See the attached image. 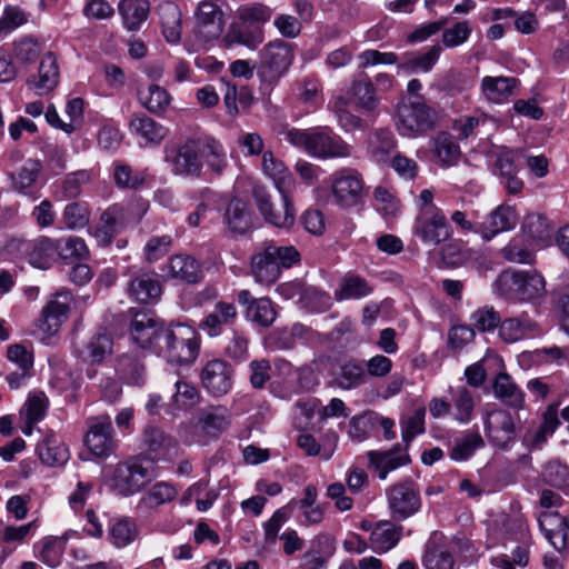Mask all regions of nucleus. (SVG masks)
<instances>
[{
	"instance_id": "obj_48",
	"label": "nucleus",
	"mask_w": 569,
	"mask_h": 569,
	"mask_svg": "<svg viewBox=\"0 0 569 569\" xmlns=\"http://www.w3.org/2000/svg\"><path fill=\"white\" fill-rule=\"evenodd\" d=\"M400 540V528L389 521L378 522L370 533V547L377 553L391 550Z\"/></svg>"
},
{
	"instance_id": "obj_42",
	"label": "nucleus",
	"mask_w": 569,
	"mask_h": 569,
	"mask_svg": "<svg viewBox=\"0 0 569 569\" xmlns=\"http://www.w3.org/2000/svg\"><path fill=\"white\" fill-rule=\"evenodd\" d=\"M224 222L229 230L236 233H244L252 228V213L244 200L233 197L224 212Z\"/></svg>"
},
{
	"instance_id": "obj_43",
	"label": "nucleus",
	"mask_w": 569,
	"mask_h": 569,
	"mask_svg": "<svg viewBox=\"0 0 569 569\" xmlns=\"http://www.w3.org/2000/svg\"><path fill=\"white\" fill-rule=\"evenodd\" d=\"M219 497L217 489L209 487L208 481L199 480L192 483L181 496L179 503L188 506L194 500L199 512L208 511Z\"/></svg>"
},
{
	"instance_id": "obj_22",
	"label": "nucleus",
	"mask_w": 569,
	"mask_h": 569,
	"mask_svg": "<svg viewBox=\"0 0 569 569\" xmlns=\"http://www.w3.org/2000/svg\"><path fill=\"white\" fill-rule=\"evenodd\" d=\"M59 79L57 58L48 52L42 57L37 73L30 76L26 84L34 94L47 96L57 88Z\"/></svg>"
},
{
	"instance_id": "obj_8",
	"label": "nucleus",
	"mask_w": 569,
	"mask_h": 569,
	"mask_svg": "<svg viewBox=\"0 0 569 569\" xmlns=\"http://www.w3.org/2000/svg\"><path fill=\"white\" fill-rule=\"evenodd\" d=\"M223 0H201L194 9L193 33L202 43L218 40L226 26Z\"/></svg>"
},
{
	"instance_id": "obj_20",
	"label": "nucleus",
	"mask_w": 569,
	"mask_h": 569,
	"mask_svg": "<svg viewBox=\"0 0 569 569\" xmlns=\"http://www.w3.org/2000/svg\"><path fill=\"white\" fill-rule=\"evenodd\" d=\"M558 403L547 407L541 417V422L529 426L522 435V445L529 450L541 449L560 425L558 418Z\"/></svg>"
},
{
	"instance_id": "obj_36",
	"label": "nucleus",
	"mask_w": 569,
	"mask_h": 569,
	"mask_svg": "<svg viewBox=\"0 0 569 569\" xmlns=\"http://www.w3.org/2000/svg\"><path fill=\"white\" fill-rule=\"evenodd\" d=\"M552 229L547 217L539 212H528L521 223L523 236L541 248L550 244Z\"/></svg>"
},
{
	"instance_id": "obj_5",
	"label": "nucleus",
	"mask_w": 569,
	"mask_h": 569,
	"mask_svg": "<svg viewBox=\"0 0 569 569\" xmlns=\"http://www.w3.org/2000/svg\"><path fill=\"white\" fill-rule=\"evenodd\" d=\"M107 485L117 493L130 497L151 481L152 475L140 459H128L103 469Z\"/></svg>"
},
{
	"instance_id": "obj_58",
	"label": "nucleus",
	"mask_w": 569,
	"mask_h": 569,
	"mask_svg": "<svg viewBox=\"0 0 569 569\" xmlns=\"http://www.w3.org/2000/svg\"><path fill=\"white\" fill-rule=\"evenodd\" d=\"M112 339L107 333L93 336L81 351V357L90 363H100L106 357L111 355Z\"/></svg>"
},
{
	"instance_id": "obj_38",
	"label": "nucleus",
	"mask_w": 569,
	"mask_h": 569,
	"mask_svg": "<svg viewBox=\"0 0 569 569\" xmlns=\"http://www.w3.org/2000/svg\"><path fill=\"white\" fill-rule=\"evenodd\" d=\"M123 217L124 207L122 203H114L102 213L100 226L94 233L99 243L109 244L120 229L129 224Z\"/></svg>"
},
{
	"instance_id": "obj_47",
	"label": "nucleus",
	"mask_w": 569,
	"mask_h": 569,
	"mask_svg": "<svg viewBox=\"0 0 569 569\" xmlns=\"http://www.w3.org/2000/svg\"><path fill=\"white\" fill-rule=\"evenodd\" d=\"M118 9L124 27L136 31L148 18L150 4L148 0H121Z\"/></svg>"
},
{
	"instance_id": "obj_34",
	"label": "nucleus",
	"mask_w": 569,
	"mask_h": 569,
	"mask_svg": "<svg viewBox=\"0 0 569 569\" xmlns=\"http://www.w3.org/2000/svg\"><path fill=\"white\" fill-rule=\"evenodd\" d=\"M518 81L513 77H490L481 79V96L491 103L501 104L515 93Z\"/></svg>"
},
{
	"instance_id": "obj_4",
	"label": "nucleus",
	"mask_w": 569,
	"mask_h": 569,
	"mask_svg": "<svg viewBox=\"0 0 569 569\" xmlns=\"http://www.w3.org/2000/svg\"><path fill=\"white\" fill-rule=\"evenodd\" d=\"M232 423V413L222 405L203 408L196 423H182L178 433L182 441L189 445H207L226 432Z\"/></svg>"
},
{
	"instance_id": "obj_1",
	"label": "nucleus",
	"mask_w": 569,
	"mask_h": 569,
	"mask_svg": "<svg viewBox=\"0 0 569 569\" xmlns=\"http://www.w3.org/2000/svg\"><path fill=\"white\" fill-rule=\"evenodd\" d=\"M284 139L308 156L322 160L348 158L352 152L351 146L329 127L292 128L284 133Z\"/></svg>"
},
{
	"instance_id": "obj_50",
	"label": "nucleus",
	"mask_w": 569,
	"mask_h": 569,
	"mask_svg": "<svg viewBox=\"0 0 569 569\" xmlns=\"http://www.w3.org/2000/svg\"><path fill=\"white\" fill-rule=\"evenodd\" d=\"M372 203L376 211L385 219L391 220L400 216L402 204L397 194L389 188L378 186L373 190Z\"/></svg>"
},
{
	"instance_id": "obj_17",
	"label": "nucleus",
	"mask_w": 569,
	"mask_h": 569,
	"mask_svg": "<svg viewBox=\"0 0 569 569\" xmlns=\"http://www.w3.org/2000/svg\"><path fill=\"white\" fill-rule=\"evenodd\" d=\"M234 371L232 367L219 359L204 363L200 372L201 385L214 398L227 395L233 386Z\"/></svg>"
},
{
	"instance_id": "obj_19",
	"label": "nucleus",
	"mask_w": 569,
	"mask_h": 569,
	"mask_svg": "<svg viewBox=\"0 0 569 569\" xmlns=\"http://www.w3.org/2000/svg\"><path fill=\"white\" fill-rule=\"evenodd\" d=\"M387 495L389 509L395 519H407L420 509V496L411 481L392 486Z\"/></svg>"
},
{
	"instance_id": "obj_7",
	"label": "nucleus",
	"mask_w": 569,
	"mask_h": 569,
	"mask_svg": "<svg viewBox=\"0 0 569 569\" xmlns=\"http://www.w3.org/2000/svg\"><path fill=\"white\" fill-rule=\"evenodd\" d=\"M436 123V111L421 100L402 101L397 107L395 126L402 137H420L432 130Z\"/></svg>"
},
{
	"instance_id": "obj_46",
	"label": "nucleus",
	"mask_w": 569,
	"mask_h": 569,
	"mask_svg": "<svg viewBox=\"0 0 569 569\" xmlns=\"http://www.w3.org/2000/svg\"><path fill=\"white\" fill-rule=\"evenodd\" d=\"M201 401V395L198 388L186 380H178L174 383V392L170 398V410L174 411H190L196 408Z\"/></svg>"
},
{
	"instance_id": "obj_25",
	"label": "nucleus",
	"mask_w": 569,
	"mask_h": 569,
	"mask_svg": "<svg viewBox=\"0 0 569 569\" xmlns=\"http://www.w3.org/2000/svg\"><path fill=\"white\" fill-rule=\"evenodd\" d=\"M339 437L335 430H327L318 440L313 435L309 432H301L297 437V446L308 457H319L320 459L328 461L335 455L338 447Z\"/></svg>"
},
{
	"instance_id": "obj_64",
	"label": "nucleus",
	"mask_w": 569,
	"mask_h": 569,
	"mask_svg": "<svg viewBox=\"0 0 569 569\" xmlns=\"http://www.w3.org/2000/svg\"><path fill=\"white\" fill-rule=\"evenodd\" d=\"M425 569H459L451 552L441 548L428 549L422 557Z\"/></svg>"
},
{
	"instance_id": "obj_59",
	"label": "nucleus",
	"mask_w": 569,
	"mask_h": 569,
	"mask_svg": "<svg viewBox=\"0 0 569 569\" xmlns=\"http://www.w3.org/2000/svg\"><path fill=\"white\" fill-rule=\"evenodd\" d=\"M336 380L342 389H351L362 385L366 380V371L362 363L357 360L345 361L336 375Z\"/></svg>"
},
{
	"instance_id": "obj_40",
	"label": "nucleus",
	"mask_w": 569,
	"mask_h": 569,
	"mask_svg": "<svg viewBox=\"0 0 569 569\" xmlns=\"http://www.w3.org/2000/svg\"><path fill=\"white\" fill-rule=\"evenodd\" d=\"M296 368L283 359L273 361L272 377L270 385L271 392L280 399H289L295 393Z\"/></svg>"
},
{
	"instance_id": "obj_37",
	"label": "nucleus",
	"mask_w": 569,
	"mask_h": 569,
	"mask_svg": "<svg viewBox=\"0 0 569 569\" xmlns=\"http://www.w3.org/2000/svg\"><path fill=\"white\" fill-rule=\"evenodd\" d=\"M179 489L170 481H157L149 487L141 496L138 508L151 510L170 503L178 498Z\"/></svg>"
},
{
	"instance_id": "obj_62",
	"label": "nucleus",
	"mask_w": 569,
	"mask_h": 569,
	"mask_svg": "<svg viewBox=\"0 0 569 569\" xmlns=\"http://www.w3.org/2000/svg\"><path fill=\"white\" fill-rule=\"evenodd\" d=\"M56 240L58 258L62 260H81L89 256V249L80 237L68 236Z\"/></svg>"
},
{
	"instance_id": "obj_15",
	"label": "nucleus",
	"mask_w": 569,
	"mask_h": 569,
	"mask_svg": "<svg viewBox=\"0 0 569 569\" xmlns=\"http://www.w3.org/2000/svg\"><path fill=\"white\" fill-rule=\"evenodd\" d=\"M198 139L166 149V162L177 176L198 177L201 173L202 161L199 156Z\"/></svg>"
},
{
	"instance_id": "obj_27",
	"label": "nucleus",
	"mask_w": 569,
	"mask_h": 569,
	"mask_svg": "<svg viewBox=\"0 0 569 569\" xmlns=\"http://www.w3.org/2000/svg\"><path fill=\"white\" fill-rule=\"evenodd\" d=\"M335 552V539L327 533H319L312 538L309 549L302 556V568L326 569Z\"/></svg>"
},
{
	"instance_id": "obj_55",
	"label": "nucleus",
	"mask_w": 569,
	"mask_h": 569,
	"mask_svg": "<svg viewBox=\"0 0 569 569\" xmlns=\"http://www.w3.org/2000/svg\"><path fill=\"white\" fill-rule=\"evenodd\" d=\"M368 459L370 466L378 473L381 480H385L388 473L399 467H402L409 462V457L406 453L400 452H368Z\"/></svg>"
},
{
	"instance_id": "obj_24",
	"label": "nucleus",
	"mask_w": 569,
	"mask_h": 569,
	"mask_svg": "<svg viewBox=\"0 0 569 569\" xmlns=\"http://www.w3.org/2000/svg\"><path fill=\"white\" fill-rule=\"evenodd\" d=\"M163 277L183 283H197L203 277L200 263L189 254H174L163 267Z\"/></svg>"
},
{
	"instance_id": "obj_13",
	"label": "nucleus",
	"mask_w": 569,
	"mask_h": 569,
	"mask_svg": "<svg viewBox=\"0 0 569 569\" xmlns=\"http://www.w3.org/2000/svg\"><path fill=\"white\" fill-rule=\"evenodd\" d=\"M483 430L489 442L499 448L508 447L516 437L512 416L496 406H487L482 415Z\"/></svg>"
},
{
	"instance_id": "obj_9",
	"label": "nucleus",
	"mask_w": 569,
	"mask_h": 569,
	"mask_svg": "<svg viewBox=\"0 0 569 569\" xmlns=\"http://www.w3.org/2000/svg\"><path fill=\"white\" fill-rule=\"evenodd\" d=\"M328 183L338 206L350 208L361 202L365 181L357 170L341 168L329 177Z\"/></svg>"
},
{
	"instance_id": "obj_28",
	"label": "nucleus",
	"mask_w": 569,
	"mask_h": 569,
	"mask_svg": "<svg viewBox=\"0 0 569 569\" xmlns=\"http://www.w3.org/2000/svg\"><path fill=\"white\" fill-rule=\"evenodd\" d=\"M261 168L264 176L272 180L280 194L290 193L296 188V180L286 164L267 150L262 153Z\"/></svg>"
},
{
	"instance_id": "obj_45",
	"label": "nucleus",
	"mask_w": 569,
	"mask_h": 569,
	"mask_svg": "<svg viewBox=\"0 0 569 569\" xmlns=\"http://www.w3.org/2000/svg\"><path fill=\"white\" fill-rule=\"evenodd\" d=\"M57 257V240L44 236L36 239L28 252L29 262L39 269H49Z\"/></svg>"
},
{
	"instance_id": "obj_12",
	"label": "nucleus",
	"mask_w": 569,
	"mask_h": 569,
	"mask_svg": "<svg viewBox=\"0 0 569 569\" xmlns=\"http://www.w3.org/2000/svg\"><path fill=\"white\" fill-rule=\"evenodd\" d=\"M252 193L258 210L266 222L283 229H289L293 226L296 220V210L289 193L280 194L282 202L279 209H274L271 197L263 187H253Z\"/></svg>"
},
{
	"instance_id": "obj_21",
	"label": "nucleus",
	"mask_w": 569,
	"mask_h": 569,
	"mask_svg": "<svg viewBox=\"0 0 569 569\" xmlns=\"http://www.w3.org/2000/svg\"><path fill=\"white\" fill-rule=\"evenodd\" d=\"M77 530H67L61 536H47L37 541L33 546L34 557L50 568H57L66 550L67 541L79 538Z\"/></svg>"
},
{
	"instance_id": "obj_56",
	"label": "nucleus",
	"mask_w": 569,
	"mask_h": 569,
	"mask_svg": "<svg viewBox=\"0 0 569 569\" xmlns=\"http://www.w3.org/2000/svg\"><path fill=\"white\" fill-rule=\"evenodd\" d=\"M49 408V399L41 390H32L22 406L19 415L21 419H28L31 422H40L44 419Z\"/></svg>"
},
{
	"instance_id": "obj_44",
	"label": "nucleus",
	"mask_w": 569,
	"mask_h": 569,
	"mask_svg": "<svg viewBox=\"0 0 569 569\" xmlns=\"http://www.w3.org/2000/svg\"><path fill=\"white\" fill-rule=\"evenodd\" d=\"M37 451L41 461L48 466H61L69 459V449L53 432L39 442Z\"/></svg>"
},
{
	"instance_id": "obj_54",
	"label": "nucleus",
	"mask_w": 569,
	"mask_h": 569,
	"mask_svg": "<svg viewBox=\"0 0 569 569\" xmlns=\"http://www.w3.org/2000/svg\"><path fill=\"white\" fill-rule=\"evenodd\" d=\"M432 149L443 167L456 166L460 160V148L455 138L447 132H440L433 138Z\"/></svg>"
},
{
	"instance_id": "obj_32",
	"label": "nucleus",
	"mask_w": 569,
	"mask_h": 569,
	"mask_svg": "<svg viewBox=\"0 0 569 569\" xmlns=\"http://www.w3.org/2000/svg\"><path fill=\"white\" fill-rule=\"evenodd\" d=\"M143 443L149 459L153 462L172 459L177 449L174 439L154 427L144 430Z\"/></svg>"
},
{
	"instance_id": "obj_3",
	"label": "nucleus",
	"mask_w": 569,
	"mask_h": 569,
	"mask_svg": "<svg viewBox=\"0 0 569 569\" xmlns=\"http://www.w3.org/2000/svg\"><path fill=\"white\" fill-rule=\"evenodd\" d=\"M493 292L515 303L536 302L546 296V280L537 270L506 269L495 280Z\"/></svg>"
},
{
	"instance_id": "obj_35",
	"label": "nucleus",
	"mask_w": 569,
	"mask_h": 569,
	"mask_svg": "<svg viewBox=\"0 0 569 569\" xmlns=\"http://www.w3.org/2000/svg\"><path fill=\"white\" fill-rule=\"evenodd\" d=\"M292 93L297 104L306 113L318 110L323 103V94L319 80L313 78H303L297 81L292 88Z\"/></svg>"
},
{
	"instance_id": "obj_31",
	"label": "nucleus",
	"mask_w": 569,
	"mask_h": 569,
	"mask_svg": "<svg viewBox=\"0 0 569 569\" xmlns=\"http://www.w3.org/2000/svg\"><path fill=\"white\" fill-rule=\"evenodd\" d=\"M539 525L551 546L558 551L566 547V538L569 535V518L562 517L557 511L545 510L539 515Z\"/></svg>"
},
{
	"instance_id": "obj_52",
	"label": "nucleus",
	"mask_w": 569,
	"mask_h": 569,
	"mask_svg": "<svg viewBox=\"0 0 569 569\" xmlns=\"http://www.w3.org/2000/svg\"><path fill=\"white\" fill-rule=\"evenodd\" d=\"M199 154L206 159L208 166L220 173L228 164L227 153L222 143L213 137L206 136L198 139Z\"/></svg>"
},
{
	"instance_id": "obj_6",
	"label": "nucleus",
	"mask_w": 569,
	"mask_h": 569,
	"mask_svg": "<svg viewBox=\"0 0 569 569\" xmlns=\"http://www.w3.org/2000/svg\"><path fill=\"white\" fill-rule=\"evenodd\" d=\"M73 297L68 290L52 295L41 310L33 335L43 343H50L68 320Z\"/></svg>"
},
{
	"instance_id": "obj_30",
	"label": "nucleus",
	"mask_w": 569,
	"mask_h": 569,
	"mask_svg": "<svg viewBox=\"0 0 569 569\" xmlns=\"http://www.w3.org/2000/svg\"><path fill=\"white\" fill-rule=\"evenodd\" d=\"M238 317L233 302L218 301L214 309L199 323V329L211 338L220 336L224 326L234 323Z\"/></svg>"
},
{
	"instance_id": "obj_18",
	"label": "nucleus",
	"mask_w": 569,
	"mask_h": 569,
	"mask_svg": "<svg viewBox=\"0 0 569 569\" xmlns=\"http://www.w3.org/2000/svg\"><path fill=\"white\" fill-rule=\"evenodd\" d=\"M519 212L516 206L501 203L495 208L483 221L475 229L483 240H491L502 232L513 230L519 222Z\"/></svg>"
},
{
	"instance_id": "obj_41",
	"label": "nucleus",
	"mask_w": 569,
	"mask_h": 569,
	"mask_svg": "<svg viewBox=\"0 0 569 569\" xmlns=\"http://www.w3.org/2000/svg\"><path fill=\"white\" fill-rule=\"evenodd\" d=\"M373 292V286L359 274L348 273L340 279L335 290L337 301L360 300Z\"/></svg>"
},
{
	"instance_id": "obj_63",
	"label": "nucleus",
	"mask_w": 569,
	"mask_h": 569,
	"mask_svg": "<svg viewBox=\"0 0 569 569\" xmlns=\"http://www.w3.org/2000/svg\"><path fill=\"white\" fill-rule=\"evenodd\" d=\"M140 100L143 107L152 113L163 112L171 103L172 97L162 87L151 84L147 92L140 93Z\"/></svg>"
},
{
	"instance_id": "obj_53",
	"label": "nucleus",
	"mask_w": 569,
	"mask_h": 569,
	"mask_svg": "<svg viewBox=\"0 0 569 569\" xmlns=\"http://www.w3.org/2000/svg\"><path fill=\"white\" fill-rule=\"evenodd\" d=\"M280 268L263 248L251 258V271L254 280L262 284L273 283L280 276Z\"/></svg>"
},
{
	"instance_id": "obj_29",
	"label": "nucleus",
	"mask_w": 569,
	"mask_h": 569,
	"mask_svg": "<svg viewBox=\"0 0 569 569\" xmlns=\"http://www.w3.org/2000/svg\"><path fill=\"white\" fill-rule=\"evenodd\" d=\"M128 127L130 133L141 140L142 146H158L169 132L164 126L146 114L133 116Z\"/></svg>"
},
{
	"instance_id": "obj_57",
	"label": "nucleus",
	"mask_w": 569,
	"mask_h": 569,
	"mask_svg": "<svg viewBox=\"0 0 569 569\" xmlns=\"http://www.w3.org/2000/svg\"><path fill=\"white\" fill-rule=\"evenodd\" d=\"M495 396L508 405L520 408L523 403V393L507 373H500L493 382Z\"/></svg>"
},
{
	"instance_id": "obj_61",
	"label": "nucleus",
	"mask_w": 569,
	"mask_h": 569,
	"mask_svg": "<svg viewBox=\"0 0 569 569\" xmlns=\"http://www.w3.org/2000/svg\"><path fill=\"white\" fill-rule=\"evenodd\" d=\"M40 171L39 163L28 162L14 174H12V186L16 191L21 194L36 198L33 186L38 179Z\"/></svg>"
},
{
	"instance_id": "obj_14",
	"label": "nucleus",
	"mask_w": 569,
	"mask_h": 569,
	"mask_svg": "<svg viewBox=\"0 0 569 569\" xmlns=\"http://www.w3.org/2000/svg\"><path fill=\"white\" fill-rule=\"evenodd\" d=\"M293 58V44L282 40L269 42L260 52L261 76L269 79L281 77L291 66Z\"/></svg>"
},
{
	"instance_id": "obj_11",
	"label": "nucleus",
	"mask_w": 569,
	"mask_h": 569,
	"mask_svg": "<svg viewBox=\"0 0 569 569\" xmlns=\"http://www.w3.org/2000/svg\"><path fill=\"white\" fill-rule=\"evenodd\" d=\"M167 323L146 312H138L130 321L128 335L130 341L142 350L157 356V348L162 340V332Z\"/></svg>"
},
{
	"instance_id": "obj_51",
	"label": "nucleus",
	"mask_w": 569,
	"mask_h": 569,
	"mask_svg": "<svg viewBox=\"0 0 569 569\" xmlns=\"http://www.w3.org/2000/svg\"><path fill=\"white\" fill-rule=\"evenodd\" d=\"M162 34L169 43H177L181 38V12L172 2L159 7Z\"/></svg>"
},
{
	"instance_id": "obj_33",
	"label": "nucleus",
	"mask_w": 569,
	"mask_h": 569,
	"mask_svg": "<svg viewBox=\"0 0 569 569\" xmlns=\"http://www.w3.org/2000/svg\"><path fill=\"white\" fill-rule=\"evenodd\" d=\"M128 293L140 303L157 302L162 293L161 283L154 272H140L128 284Z\"/></svg>"
},
{
	"instance_id": "obj_23",
	"label": "nucleus",
	"mask_w": 569,
	"mask_h": 569,
	"mask_svg": "<svg viewBox=\"0 0 569 569\" xmlns=\"http://www.w3.org/2000/svg\"><path fill=\"white\" fill-rule=\"evenodd\" d=\"M238 301L246 307L244 317L251 323L269 327L274 322L277 311L269 298H252L249 290H241L238 292Z\"/></svg>"
},
{
	"instance_id": "obj_16",
	"label": "nucleus",
	"mask_w": 569,
	"mask_h": 569,
	"mask_svg": "<svg viewBox=\"0 0 569 569\" xmlns=\"http://www.w3.org/2000/svg\"><path fill=\"white\" fill-rule=\"evenodd\" d=\"M88 431L84 445L96 457L104 458L112 453L114 448L113 428L111 418L107 415L88 419Z\"/></svg>"
},
{
	"instance_id": "obj_10",
	"label": "nucleus",
	"mask_w": 569,
	"mask_h": 569,
	"mask_svg": "<svg viewBox=\"0 0 569 569\" xmlns=\"http://www.w3.org/2000/svg\"><path fill=\"white\" fill-rule=\"evenodd\" d=\"M412 233L423 246L438 247L450 239L452 231L442 210L417 213Z\"/></svg>"
},
{
	"instance_id": "obj_39",
	"label": "nucleus",
	"mask_w": 569,
	"mask_h": 569,
	"mask_svg": "<svg viewBox=\"0 0 569 569\" xmlns=\"http://www.w3.org/2000/svg\"><path fill=\"white\" fill-rule=\"evenodd\" d=\"M538 332V325L528 316L508 318L500 321L498 335L507 343L529 338Z\"/></svg>"
},
{
	"instance_id": "obj_26",
	"label": "nucleus",
	"mask_w": 569,
	"mask_h": 569,
	"mask_svg": "<svg viewBox=\"0 0 569 569\" xmlns=\"http://www.w3.org/2000/svg\"><path fill=\"white\" fill-rule=\"evenodd\" d=\"M277 292L287 300L299 297L302 306L311 311H318L329 302V298L323 292L316 288H305L300 281L280 283Z\"/></svg>"
},
{
	"instance_id": "obj_49",
	"label": "nucleus",
	"mask_w": 569,
	"mask_h": 569,
	"mask_svg": "<svg viewBox=\"0 0 569 569\" xmlns=\"http://www.w3.org/2000/svg\"><path fill=\"white\" fill-rule=\"evenodd\" d=\"M441 47L436 44L423 53H409L405 60L398 64V70L411 73H427L432 70L441 53Z\"/></svg>"
},
{
	"instance_id": "obj_2",
	"label": "nucleus",
	"mask_w": 569,
	"mask_h": 569,
	"mask_svg": "<svg viewBox=\"0 0 569 569\" xmlns=\"http://www.w3.org/2000/svg\"><path fill=\"white\" fill-rule=\"evenodd\" d=\"M162 340L157 348V357L176 366L192 365L199 353L201 338L192 326L170 322L162 332Z\"/></svg>"
},
{
	"instance_id": "obj_60",
	"label": "nucleus",
	"mask_w": 569,
	"mask_h": 569,
	"mask_svg": "<svg viewBox=\"0 0 569 569\" xmlns=\"http://www.w3.org/2000/svg\"><path fill=\"white\" fill-rule=\"evenodd\" d=\"M62 222L68 230H80L90 222V209L86 202L68 203L61 216Z\"/></svg>"
}]
</instances>
